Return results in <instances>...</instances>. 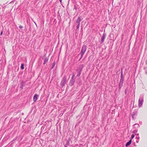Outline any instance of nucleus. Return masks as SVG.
<instances>
[{"instance_id":"f257e3e1","label":"nucleus","mask_w":147,"mask_h":147,"mask_svg":"<svg viewBox=\"0 0 147 147\" xmlns=\"http://www.w3.org/2000/svg\"><path fill=\"white\" fill-rule=\"evenodd\" d=\"M86 50V46L84 45H83L82 48V49L79 55H81V56L80 58V60L82 58L83 55L84 54Z\"/></svg>"},{"instance_id":"f03ea898","label":"nucleus","mask_w":147,"mask_h":147,"mask_svg":"<svg viewBox=\"0 0 147 147\" xmlns=\"http://www.w3.org/2000/svg\"><path fill=\"white\" fill-rule=\"evenodd\" d=\"M143 99L144 97L143 95H141L138 100V106L140 107H141L142 105V103L144 102Z\"/></svg>"},{"instance_id":"7ed1b4c3","label":"nucleus","mask_w":147,"mask_h":147,"mask_svg":"<svg viewBox=\"0 0 147 147\" xmlns=\"http://www.w3.org/2000/svg\"><path fill=\"white\" fill-rule=\"evenodd\" d=\"M66 80V77L65 76H64L61 82L60 83V85L62 87H63L65 83Z\"/></svg>"},{"instance_id":"20e7f679","label":"nucleus","mask_w":147,"mask_h":147,"mask_svg":"<svg viewBox=\"0 0 147 147\" xmlns=\"http://www.w3.org/2000/svg\"><path fill=\"white\" fill-rule=\"evenodd\" d=\"M124 82V79L120 78V82L119 84V90H120Z\"/></svg>"},{"instance_id":"39448f33","label":"nucleus","mask_w":147,"mask_h":147,"mask_svg":"<svg viewBox=\"0 0 147 147\" xmlns=\"http://www.w3.org/2000/svg\"><path fill=\"white\" fill-rule=\"evenodd\" d=\"M92 107L90 105H86L84 107V109L85 110H89L91 109Z\"/></svg>"},{"instance_id":"423d86ee","label":"nucleus","mask_w":147,"mask_h":147,"mask_svg":"<svg viewBox=\"0 0 147 147\" xmlns=\"http://www.w3.org/2000/svg\"><path fill=\"white\" fill-rule=\"evenodd\" d=\"M84 67L83 64H80L77 67L76 70L82 71L83 68Z\"/></svg>"},{"instance_id":"0eeeda50","label":"nucleus","mask_w":147,"mask_h":147,"mask_svg":"<svg viewBox=\"0 0 147 147\" xmlns=\"http://www.w3.org/2000/svg\"><path fill=\"white\" fill-rule=\"evenodd\" d=\"M106 35L105 33H103L101 39V42L102 43L104 41V40L106 37Z\"/></svg>"},{"instance_id":"6e6552de","label":"nucleus","mask_w":147,"mask_h":147,"mask_svg":"<svg viewBox=\"0 0 147 147\" xmlns=\"http://www.w3.org/2000/svg\"><path fill=\"white\" fill-rule=\"evenodd\" d=\"M38 96V95L37 94H35L34 95L33 98V100L34 102H35L36 101Z\"/></svg>"},{"instance_id":"1a4fd4ad","label":"nucleus","mask_w":147,"mask_h":147,"mask_svg":"<svg viewBox=\"0 0 147 147\" xmlns=\"http://www.w3.org/2000/svg\"><path fill=\"white\" fill-rule=\"evenodd\" d=\"M25 82L24 81H22L21 83L20 86V88L22 90L23 89L24 86H25Z\"/></svg>"},{"instance_id":"9d476101","label":"nucleus","mask_w":147,"mask_h":147,"mask_svg":"<svg viewBox=\"0 0 147 147\" xmlns=\"http://www.w3.org/2000/svg\"><path fill=\"white\" fill-rule=\"evenodd\" d=\"M76 71L78 73V74L76 76V77H79L80 76V75L81 74L82 71L77 70H76Z\"/></svg>"},{"instance_id":"9b49d317","label":"nucleus","mask_w":147,"mask_h":147,"mask_svg":"<svg viewBox=\"0 0 147 147\" xmlns=\"http://www.w3.org/2000/svg\"><path fill=\"white\" fill-rule=\"evenodd\" d=\"M74 80H71L69 83V85L71 86H72L73 85H74Z\"/></svg>"},{"instance_id":"f8f14e48","label":"nucleus","mask_w":147,"mask_h":147,"mask_svg":"<svg viewBox=\"0 0 147 147\" xmlns=\"http://www.w3.org/2000/svg\"><path fill=\"white\" fill-rule=\"evenodd\" d=\"M81 21V19L80 17H78V19L76 21V23L77 24H80V22Z\"/></svg>"},{"instance_id":"ddd939ff","label":"nucleus","mask_w":147,"mask_h":147,"mask_svg":"<svg viewBox=\"0 0 147 147\" xmlns=\"http://www.w3.org/2000/svg\"><path fill=\"white\" fill-rule=\"evenodd\" d=\"M49 60V58L47 57L45 58L44 59V62L43 64L45 65L46 63H47Z\"/></svg>"},{"instance_id":"4468645a","label":"nucleus","mask_w":147,"mask_h":147,"mask_svg":"<svg viewBox=\"0 0 147 147\" xmlns=\"http://www.w3.org/2000/svg\"><path fill=\"white\" fill-rule=\"evenodd\" d=\"M131 140L128 142L126 144V146H127L129 145L131 143Z\"/></svg>"},{"instance_id":"2eb2a0df","label":"nucleus","mask_w":147,"mask_h":147,"mask_svg":"<svg viewBox=\"0 0 147 147\" xmlns=\"http://www.w3.org/2000/svg\"><path fill=\"white\" fill-rule=\"evenodd\" d=\"M121 79H124V77L123 76V72L122 71V69H121Z\"/></svg>"},{"instance_id":"dca6fc26","label":"nucleus","mask_w":147,"mask_h":147,"mask_svg":"<svg viewBox=\"0 0 147 147\" xmlns=\"http://www.w3.org/2000/svg\"><path fill=\"white\" fill-rule=\"evenodd\" d=\"M21 68L22 69H24V64L22 63L21 64Z\"/></svg>"},{"instance_id":"f3484780","label":"nucleus","mask_w":147,"mask_h":147,"mask_svg":"<svg viewBox=\"0 0 147 147\" xmlns=\"http://www.w3.org/2000/svg\"><path fill=\"white\" fill-rule=\"evenodd\" d=\"M55 62H54L52 64V66H51V69H52L54 68V67H55Z\"/></svg>"},{"instance_id":"a211bd4d","label":"nucleus","mask_w":147,"mask_h":147,"mask_svg":"<svg viewBox=\"0 0 147 147\" xmlns=\"http://www.w3.org/2000/svg\"><path fill=\"white\" fill-rule=\"evenodd\" d=\"M75 76V74H74V73H73V76L71 77V80H74V77Z\"/></svg>"},{"instance_id":"6ab92c4d","label":"nucleus","mask_w":147,"mask_h":147,"mask_svg":"<svg viewBox=\"0 0 147 147\" xmlns=\"http://www.w3.org/2000/svg\"><path fill=\"white\" fill-rule=\"evenodd\" d=\"M80 26V24H77V29H78L79 28Z\"/></svg>"},{"instance_id":"aec40b11","label":"nucleus","mask_w":147,"mask_h":147,"mask_svg":"<svg viewBox=\"0 0 147 147\" xmlns=\"http://www.w3.org/2000/svg\"><path fill=\"white\" fill-rule=\"evenodd\" d=\"M134 137V135L133 134H132L131 136V140L133 139Z\"/></svg>"},{"instance_id":"412c9836","label":"nucleus","mask_w":147,"mask_h":147,"mask_svg":"<svg viewBox=\"0 0 147 147\" xmlns=\"http://www.w3.org/2000/svg\"><path fill=\"white\" fill-rule=\"evenodd\" d=\"M19 27L20 29H22L23 28V27L22 26L20 25L19 26Z\"/></svg>"},{"instance_id":"4be33fe9","label":"nucleus","mask_w":147,"mask_h":147,"mask_svg":"<svg viewBox=\"0 0 147 147\" xmlns=\"http://www.w3.org/2000/svg\"><path fill=\"white\" fill-rule=\"evenodd\" d=\"M3 31L2 30L1 33V34H0V35H2L3 34Z\"/></svg>"},{"instance_id":"5701e85b","label":"nucleus","mask_w":147,"mask_h":147,"mask_svg":"<svg viewBox=\"0 0 147 147\" xmlns=\"http://www.w3.org/2000/svg\"><path fill=\"white\" fill-rule=\"evenodd\" d=\"M59 1L61 2L62 0H59Z\"/></svg>"},{"instance_id":"b1692460","label":"nucleus","mask_w":147,"mask_h":147,"mask_svg":"<svg viewBox=\"0 0 147 147\" xmlns=\"http://www.w3.org/2000/svg\"><path fill=\"white\" fill-rule=\"evenodd\" d=\"M146 63H147V61H146Z\"/></svg>"},{"instance_id":"393cba45","label":"nucleus","mask_w":147,"mask_h":147,"mask_svg":"<svg viewBox=\"0 0 147 147\" xmlns=\"http://www.w3.org/2000/svg\"><path fill=\"white\" fill-rule=\"evenodd\" d=\"M12 2H13V1H11V2L10 3H12Z\"/></svg>"},{"instance_id":"a878e982","label":"nucleus","mask_w":147,"mask_h":147,"mask_svg":"<svg viewBox=\"0 0 147 147\" xmlns=\"http://www.w3.org/2000/svg\"><path fill=\"white\" fill-rule=\"evenodd\" d=\"M125 93H126V91H125Z\"/></svg>"}]
</instances>
